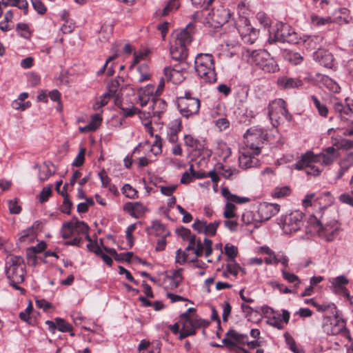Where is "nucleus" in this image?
<instances>
[{"label": "nucleus", "mask_w": 353, "mask_h": 353, "mask_svg": "<svg viewBox=\"0 0 353 353\" xmlns=\"http://www.w3.org/2000/svg\"><path fill=\"white\" fill-rule=\"evenodd\" d=\"M205 223H206V221H201V220L196 219L192 225V228L194 230L197 231L199 233L205 234Z\"/></svg>", "instance_id": "obj_57"}, {"label": "nucleus", "mask_w": 353, "mask_h": 353, "mask_svg": "<svg viewBox=\"0 0 353 353\" xmlns=\"http://www.w3.org/2000/svg\"><path fill=\"white\" fill-rule=\"evenodd\" d=\"M6 272L10 285L24 292L25 290L19 286V284L23 282L25 279L26 270L23 258L14 255L8 256Z\"/></svg>", "instance_id": "obj_6"}, {"label": "nucleus", "mask_w": 353, "mask_h": 353, "mask_svg": "<svg viewBox=\"0 0 353 353\" xmlns=\"http://www.w3.org/2000/svg\"><path fill=\"white\" fill-rule=\"evenodd\" d=\"M236 206L232 203L231 202H228L225 207V210L223 212V216L226 219H231L235 216L234 211L236 210Z\"/></svg>", "instance_id": "obj_49"}, {"label": "nucleus", "mask_w": 353, "mask_h": 353, "mask_svg": "<svg viewBox=\"0 0 353 353\" xmlns=\"http://www.w3.org/2000/svg\"><path fill=\"white\" fill-rule=\"evenodd\" d=\"M278 85L284 89H292L302 86L303 82L299 79L282 77L277 80Z\"/></svg>", "instance_id": "obj_23"}, {"label": "nucleus", "mask_w": 353, "mask_h": 353, "mask_svg": "<svg viewBox=\"0 0 353 353\" xmlns=\"http://www.w3.org/2000/svg\"><path fill=\"white\" fill-rule=\"evenodd\" d=\"M268 42L273 43L276 42L293 43L298 42L297 34L294 32L290 26L285 23H279L276 25V30L270 32Z\"/></svg>", "instance_id": "obj_8"}, {"label": "nucleus", "mask_w": 353, "mask_h": 353, "mask_svg": "<svg viewBox=\"0 0 353 353\" xmlns=\"http://www.w3.org/2000/svg\"><path fill=\"white\" fill-rule=\"evenodd\" d=\"M101 116L99 114H95L92 117L90 123L85 126L80 128L79 130L81 132L95 131L101 125Z\"/></svg>", "instance_id": "obj_27"}, {"label": "nucleus", "mask_w": 353, "mask_h": 353, "mask_svg": "<svg viewBox=\"0 0 353 353\" xmlns=\"http://www.w3.org/2000/svg\"><path fill=\"white\" fill-rule=\"evenodd\" d=\"M311 100L315 108L317 109L319 114L323 117H327L328 114V109L325 104L321 103L319 99L314 95L310 97Z\"/></svg>", "instance_id": "obj_36"}, {"label": "nucleus", "mask_w": 353, "mask_h": 353, "mask_svg": "<svg viewBox=\"0 0 353 353\" xmlns=\"http://www.w3.org/2000/svg\"><path fill=\"white\" fill-rule=\"evenodd\" d=\"M194 30V26L190 23L184 29L173 32L170 42V54L173 59L183 61L187 58V46L192 42Z\"/></svg>", "instance_id": "obj_3"}, {"label": "nucleus", "mask_w": 353, "mask_h": 353, "mask_svg": "<svg viewBox=\"0 0 353 353\" xmlns=\"http://www.w3.org/2000/svg\"><path fill=\"white\" fill-rule=\"evenodd\" d=\"M16 30L18 32H21L20 36L25 39H30L31 37V32L29 30L28 24L24 23H19L17 25Z\"/></svg>", "instance_id": "obj_42"}, {"label": "nucleus", "mask_w": 353, "mask_h": 353, "mask_svg": "<svg viewBox=\"0 0 353 353\" xmlns=\"http://www.w3.org/2000/svg\"><path fill=\"white\" fill-rule=\"evenodd\" d=\"M225 253L228 257V261L234 260L238 253L237 248L228 243L225 245Z\"/></svg>", "instance_id": "obj_46"}, {"label": "nucleus", "mask_w": 353, "mask_h": 353, "mask_svg": "<svg viewBox=\"0 0 353 353\" xmlns=\"http://www.w3.org/2000/svg\"><path fill=\"white\" fill-rule=\"evenodd\" d=\"M9 211L11 214H19L21 208L18 205L17 200H10L8 201Z\"/></svg>", "instance_id": "obj_60"}, {"label": "nucleus", "mask_w": 353, "mask_h": 353, "mask_svg": "<svg viewBox=\"0 0 353 353\" xmlns=\"http://www.w3.org/2000/svg\"><path fill=\"white\" fill-rule=\"evenodd\" d=\"M161 193L163 195L170 196L173 192L176 190L177 185H172L169 186H160Z\"/></svg>", "instance_id": "obj_63"}, {"label": "nucleus", "mask_w": 353, "mask_h": 353, "mask_svg": "<svg viewBox=\"0 0 353 353\" xmlns=\"http://www.w3.org/2000/svg\"><path fill=\"white\" fill-rule=\"evenodd\" d=\"M314 58L321 65L325 68H332L334 65L333 55L326 50H319L316 51L314 54Z\"/></svg>", "instance_id": "obj_20"}, {"label": "nucleus", "mask_w": 353, "mask_h": 353, "mask_svg": "<svg viewBox=\"0 0 353 353\" xmlns=\"http://www.w3.org/2000/svg\"><path fill=\"white\" fill-rule=\"evenodd\" d=\"M123 210L137 219L143 216L147 211V208L139 202H128L124 205Z\"/></svg>", "instance_id": "obj_21"}, {"label": "nucleus", "mask_w": 353, "mask_h": 353, "mask_svg": "<svg viewBox=\"0 0 353 353\" xmlns=\"http://www.w3.org/2000/svg\"><path fill=\"white\" fill-rule=\"evenodd\" d=\"M311 21L312 23L317 26H324L325 24L331 23L332 22V18L330 17H320L318 15L312 14L311 15Z\"/></svg>", "instance_id": "obj_39"}, {"label": "nucleus", "mask_w": 353, "mask_h": 353, "mask_svg": "<svg viewBox=\"0 0 353 353\" xmlns=\"http://www.w3.org/2000/svg\"><path fill=\"white\" fill-rule=\"evenodd\" d=\"M183 268L173 271L172 274L169 276L170 280V288L171 290L176 289L183 281Z\"/></svg>", "instance_id": "obj_29"}, {"label": "nucleus", "mask_w": 353, "mask_h": 353, "mask_svg": "<svg viewBox=\"0 0 353 353\" xmlns=\"http://www.w3.org/2000/svg\"><path fill=\"white\" fill-rule=\"evenodd\" d=\"M123 79L122 77H118L117 79L112 81L108 84V93L111 95L112 97H114L117 94V92L121 85V84L123 82Z\"/></svg>", "instance_id": "obj_38"}, {"label": "nucleus", "mask_w": 353, "mask_h": 353, "mask_svg": "<svg viewBox=\"0 0 353 353\" xmlns=\"http://www.w3.org/2000/svg\"><path fill=\"white\" fill-rule=\"evenodd\" d=\"M228 261L229 262L226 265L227 272L232 275L236 276L241 270V266L235 262V260Z\"/></svg>", "instance_id": "obj_45"}, {"label": "nucleus", "mask_w": 353, "mask_h": 353, "mask_svg": "<svg viewBox=\"0 0 353 353\" xmlns=\"http://www.w3.org/2000/svg\"><path fill=\"white\" fill-rule=\"evenodd\" d=\"M337 146L345 150H350L353 148V141L342 139L337 143Z\"/></svg>", "instance_id": "obj_64"}, {"label": "nucleus", "mask_w": 353, "mask_h": 353, "mask_svg": "<svg viewBox=\"0 0 353 353\" xmlns=\"http://www.w3.org/2000/svg\"><path fill=\"white\" fill-rule=\"evenodd\" d=\"M151 230L154 232L155 235L160 237H166L170 234L165 226L157 220L152 222Z\"/></svg>", "instance_id": "obj_31"}, {"label": "nucleus", "mask_w": 353, "mask_h": 353, "mask_svg": "<svg viewBox=\"0 0 353 353\" xmlns=\"http://www.w3.org/2000/svg\"><path fill=\"white\" fill-rule=\"evenodd\" d=\"M263 132L261 129L250 128L244 135L246 148L239 157V165L242 169H248L259 165V161L255 157L261 153L260 144L263 143Z\"/></svg>", "instance_id": "obj_1"}, {"label": "nucleus", "mask_w": 353, "mask_h": 353, "mask_svg": "<svg viewBox=\"0 0 353 353\" xmlns=\"http://www.w3.org/2000/svg\"><path fill=\"white\" fill-rule=\"evenodd\" d=\"M74 223L72 219L70 221L63 223L61 233L63 239H69L75 234L74 230Z\"/></svg>", "instance_id": "obj_32"}, {"label": "nucleus", "mask_w": 353, "mask_h": 353, "mask_svg": "<svg viewBox=\"0 0 353 353\" xmlns=\"http://www.w3.org/2000/svg\"><path fill=\"white\" fill-rule=\"evenodd\" d=\"M181 130V121L180 119H176L170 123L168 136L169 141L172 143H176L178 137L177 134Z\"/></svg>", "instance_id": "obj_25"}, {"label": "nucleus", "mask_w": 353, "mask_h": 353, "mask_svg": "<svg viewBox=\"0 0 353 353\" xmlns=\"http://www.w3.org/2000/svg\"><path fill=\"white\" fill-rule=\"evenodd\" d=\"M280 210L278 204L263 203L259 205L258 213L261 220L267 221L276 215Z\"/></svg>", "instance_id": "obj_19"}, {"label": "nucleus", "mask_w": 353, "mask_h": 353, "mask_svg": "<svg viewBox=\"0 0 353 353\" xmlns=\"http://www.w3.org/2000/svg\"><path fill=\"white\" fill-rule=\"evenodd\" d=\"M336 150L333 147H328L324 152L319 154H314L312 152L308 151L301 157V159L295 164L297 170L307 168V174L311 175H318L321 170L316 167L314 164L320 163L323 165H330L332 163L336 157Z\"/></svg>", "instance_id": "obj_2"}, {"label": "nucleus", "mask_w": 353, "mask_h": 353, "mask_svg": "<svg viewBox=\"0 0 353 353\" xmlns=\"http://www.w3.org/2000/svg\"><path fill=\"white\" fill-rule=\"evenodd\" d=\"M216 170L219 172L221 170V174L223 176L224 178L228 179H231L233 175H236L239 172V171L236 168H227L221 163L216 164Z\"/></svg>", "instance_id": "obj_35"}, {"label": "nucleus", "mask_w": 353, "mask_h": 353, "mask_svg": "<svg viewBox=\"0 0 353 353\" xmlns=\"http://www.w3.org/2000/svg\"><path fill=\"white\" fill-rule=\"evenodd\" d=\"M332 197L329 192H324L321 196H316L314 193L308 194L303 200V207L307 208L314 205L319 206L320 208H325L332 203Z\"/></svg>", "instance_id": "obj_14"}, {"label": "nucleus", "mask_w": 353, "mask_h": 353, "mask_svg": "<svg viewBox=\"0 0 353 353\" xmlns=\"http://www.w3.org/2000/svg\"><path fill=\"white\" fill-rule=\"evenodd\" d=\"M137 71L139 72V82L142 83L150 79L151 74L150 72L149 67L146 63L141 64L138 67Z\"/></svg>", "instance_id": "obj_34"}, {"label": "nucleus", "mask_w": 353, "mask_h": 353, "mask_svg": "<svg viewBox=\"0 0 353 353\" xmlns=\"http://www.w3.org/2000/svg\"><path fill=\"white\" fill-rule=\"evenodd\" d=\"M74 223V230L75 234H83L85 235V238L88 241L91 242V239L88 234V226L83 221H79L77 219H73Z\"/></svg>", "instance_id": "obj_28"}, {"label": "nucleus", "mask_w": 353, "mask_h": 353, "mask_svg": "<svg viewBox=\"0 0 353 353\" xmlns=\"http://www.w3.org/2000/svg\"><path fill=\"white\" fill-rule=\"evenodd\" d=\"M32 6L34 9L39 14H44L46 12L47 8L42 1L40 0H32Z\"/></svg>", "instance_id": "obj_52"}, {"label": "nucleus", "mask_w": 353, "mask_h": 353, "mask_svg": "<svg viewBox=\"0 0 353 353\" xmlns=\"http://www.w3.org/2000/svg\"><path fill=\"white\" fill-rule=\"evenodd\" d=\"M152 109L153 116L161 117V114L166 110L167 103L165 101L157 97H153L152 99Z\"/></svg>", "instance_id": "obj_26"}, {"label": "nucleus", "mask_w": 353, "mask_h": 353, "mask_svg": "<svg viewBox=\"0 0 353 353\" xmlns=\"http://www.w3.org/2000/svg\"><path fill=\"white\" fill-rule=\"evenodd\" d=\"M113 32V26L112 24L104 23L100 30V34L103 39H108Z\"/></svg>", "instance_id": "obj_43"}, {"label": "nucleus", "mask_w": 353, "mask_h": 353, "mask_svg": "<svg viewBox=\"0 0 353 353\" xmlns=\"http://www.w3.org/2000/svg\"><path fill=\"white\" fill-rule=\"evenodd\" d=\"M196 310L193 307H190L187 311L180 316V321L182 323V327L179 332V339L183 340V339L193 336L196 334V330L192 326V323L188 319V314L190 312H195Z\"/></svg>", "instance_id": "obj_16"}, {"label": "nucleus", "mask_w": 353, "mask_h": 353, "mask_svg": "<svg viewBox=\"0 0 353 353\" xmlns=\"http://www.w3.org/2000/svg\"><path fill=\"white\" fill-rule=\"evenodd\" d=\"M339 201L343 203H346L353 206V192L344 193L340 195Z\"/></svg>", "instance_id": "obj_62"}, {"label": "nucleus", "mask_w": 353, "mask_h": 353, "mask_svg": "<svg viewBox=\"0 0 353 353\" xmlns=\"http://www.w3.org/2000/svg\"><path fill=\"white\" fill-rule=\"evenodd\" d=\"M286 59L294 64H299L301 62L303 57L298 52H289L286 55Z\"/></svg>", "instance_id": "obj_54"}, {"label": "nucleus", "mask_w": 353, "mask_h": 353, "mask_svg": "<svg viewBox=\"0 0 353 353\" xmlns=\"http://www.w3.org/2000/svg\"><path fill=\"white\" fill-rule=\"evenodd\" d=\"M33 310L32 303L30 302L28 307H26V310L24 312H21L19 314V318L25 321L28 322V320H30V314L32 312Z\"/></svg>", "instance_id": "obj_61"}, {"label": "nucleus", "mask_w": 353, "mask_h": 353, "mask_svg": "<svg viewBox=\"0 0 353 353\" xmlns=\"http://www.w3.org/2000/svg\"><path fill=\"white\" fill-rule=\"evenodd\" d=\"M185 145L195 150H201L203 146L201 143L192 135L188 134L184 137Z\"/></svg>", "instance_id": "obj_33"}, {"label": "nucleus", "mask_w": 353, "mask_h": 353, "mask_svg": "<svg viewBox=\"0 0 353 353\" xmlns=\"http://www.w3.org/2000/svg\"><path fill=\"white\" fill-rule=\"evenodd\" d=\"M220 221H215L212 223H205V234L208 236H214L216 232L217 228L220 225Z\"/></svg>", "instance_id": "obj_40"}, {"label": "nucleus", "mask_w": 353, "mask_h": 353, "mask_svg": "<svg viewBox=\"0 0 353 353\" xmlns=\"http://www.w3.org/2000/svg\"><path fill=\"white\" fill-rule=\"evenodd\" d=\"M303 214L294 211L285 216L283 223V230L285 234H291L299 230L303 225Z\"/></svg>", "instance_id": "obj_12"}, {"label": "nucleus", "mask_w": 353, "mask_h": 353, "mask_svg": "<svg viewBox=\"0 0 353 353\" xmlns=\"http://www.w3.org/2000/svg\"><path fill=\"white\" fill-rule=\"evenodd\" d=\"M196 72L203 82L213 83L217 80L214 59L212 54L201 53L194 60Z\"/></svg>", "instance_id": "obj_5"}, {"label": "nucleus", "mask_w": 353, "mask_h": 353, "mask_svg": "<svg viewBox=\"0 0 353 353\" xmlns=\"http://www.w3.org/2000/svg\"><path fill=\"white\" fill-rule=\"evenodd\" d=\"M111 97H112L108 92L105 93L101 97L100 99L96 101V103L93 105V109L94 110H97L103 106L105 105Z\"/></svg>", "instance_id": "obj_47"}, {"label": "nucleus", "mask_w": 353, "mask_h": 353, "mask_svg": "<svg viewBox=\"0 0 353 353\" xmlns=\"http://www.w3.org/2000/svg\"><path fill=\"white\" fill-rule=\"evenodd\" d=\"M188 319L192 323L195 330L200 327H205L208 325V322L201 319L196 314V311L188 314Z\"/></svg>", "instance_id": "obj_30"}, {"label": "nucleus", "mask_w": 353, "mask_h": 353, "mask_svg": "<svg viewBox=\"0 0 353 353\" xmlns=\"http://www.w3.org/2000/svg\"><path fill=\"white\" fill-rule=\"evenodd\" d=\"M256 19L265 28L269 27L271 24V19L264 12L257 13Z\"/></svg>", "instance_id": "obj_51"}, {"label": "nucleus", "mask_w": 353, "mask_h": 353, "mask_svg": "<svg viewBox=\"0 0 353 353\" xmlns=\"http://www.w3.org/2000/svg\"><path fill=\"white\" fill-rule=\"evenodd\" d=\"M123 194L130 199L137 197V191L129 184H125L122 188Z\"/></svg>", "instance_id": "obj_48"}, {"label": "nucleus", "mask_w": 353, "mask_h": 353, "mask_svg": "<svg viewBox=\"0 0 353 353\" xmlns=\"http://www.w3.org/2000/svg\"><path fill=\"white\" fill-rule=\"evenodd\" d=\"M85 150L84 148H81L74 160L72 165L77 167H79L82 165L84 163L85 160Z\"/></svg>", "instance_id": "obj_56"}, {"label": "nucleus", "mask_w": 353, "mask_h": 353, "mask_svg": "<svg viewBox=\"0 0 353 353\" xmlns=\"http://www.w3.org/2000/svg\"><path fill=\"white\" fill-rule=\"evenodd\" d=\"M323 330L327 334L340 335L348 341L352 339L349 330L345 327V321L337 317L326 318L324 320Z\"/></svg>", "instance_id": "obj_9"}, {"label": "nucleus", "mask_w": 353, "mask_h": 353, "mask_svg": "<svg viewBox=\"0 0 353 353\" xmlns=\"http://www.w3.org/2000/svg\"><path fill=\"white\" fill-rule=\"evenodd\" d=\"M333 108L339 117L346 121L352 120L353 118V108L350 103H344L341 101H336L334 102Z\"/></svg>", "instance_id": "obj_18"}, {"label": "nucleus", "mask_w": 353, "mask_h": 353, "mask_svg": "<svg viewBox=\"0 0 353 353\" xmlns=\"http://www.w3.org/2000/svg\"><path fill=\"white\" fill-rule=\"evenodd\" d=\"M231 16L232 13L228 9L220 6L212 10V20L217 26H222L229 21Z\"/></svg>", "instance_id": "obj_17"}, {"label": "nucleus", "mask_w": 353, "mask_h": 353, "mask_svg": "<svg viewBox=\"0 0 353 353\" xmlns=\"http://www.w3.org/2000/svg\"><path fill=\"white\" fill-rule=\"evenodd\" d=\"M248 62L258 66L266 72H276L279 68L276 61L266 50H254L248 58Z\"/></svg>", "instance_id": "obj_7"}, {"label": "nucleus", "mask_w": 353, "mask_h": 353, "mask_svg": "<svg viewBox=\"0 0 353 353\" xmlns=\"http://www.w3.org/2000/svg\"><path fill=\"white\" fill-rule=\"evenodd\" d=\"M118 57V54L117 53V52H115V53L110 56L105 61V63L103 65V66L102 67L101 69H100L98 72H97V74L98 75H101V74H103L104 72H105V70L107 68V75L108 76H112L114 73V70L112 68V65H110L109 67H108V64L110 62H111L112 61H113L114 59H115L117 57Z\"/></svg>", "instance_id": "obj_37"}, {"label": "nucleus", "mask_w": 353, "mask_h": 353, "mask_svg": "<svg viewBox=\"0 0 353 353\" xmlns=\"http://www.w3.org/2000/svg\"><path fill=\"white\" fill-rule=\"evenodd\" d=\"M200 100L198 98H178L177 107L183 117L188 118L196 114L200 109Z\"/></svg>", "instance_id": "obj_11"}, {"label": "nucleus", "mask_w": 353, "mask_h": 353, "mask_svg": "<svg viewBox=\"0 0 353 353\" xmlns=\"http://www.w3.org/2000/svg\"><path fill=\"white\" fill-rule=\"evenodd\" d=\"M179 6V0H170L163 10V15H168L170 12L176 10Z\"/></svg>", "instance_id": "obj_44"}, {"label": "nucleus", "mask_w": 353, "mask_h": 353, "mask_svg": "<svg viewBox=\"0 0 353 353\" xmlns=\"http://www.w3.org/2000/svg\"><path fill=\"white\" fill-rule=\"evenodd\" d=\"M235 26L244 43L252 44L255 42L258 31L251 26L247 17L240 16Z\"/></svg>", "instance_id": "obj_10"}, {"label": "nucleus", "mask_w": 353, "mask_h": 353, "mask_svg": "<svg viewBox=\"0 0 353 353\" xmlns=\"http://www.w3.org/2000/svg\"><path fill=\"white\" fill-rule=\"evenodd\" d=\"M281 273L283 275V277L284 279L288 281L290 283H295L297 282L298 283H301V281L299 280V277L295 275L293 273H290L288 271H286L285 269H283L281 270Z\"/></svg>", "instance_id": "obj_50"}, {"label": "nucleus", "mask_w": 353, "mask_h": 353, "mask_svg": "<svg viewBox=\"0 0 353 353\" xmlns=\"http://www.w3.org/2000/svg\"><path fill=\"white\" fill-rule=\"evenodd\" d=\"M248 339L247 334L237 332L234 330H230L226 333V337L223 339V343L230 350H234L236 345H245Z\"/></svg>", "instance_id": "obj_15"}, {"label": "nucleus", "mask_w": 353, "mask_h": 353, "mask_svg": "<svg viewBox=\"0 0 353 353\" xmlns=\"http://www.w3.org/2000/svg\"><path fill=\"white\" fill-rule=\"evenodd\" d=\"M332 283L334 288H342L348 283V281L345 276H341L335 278Z\"/></svg>", "instance_id": "obj_58"}, {"label": "nucleus", "mask_w": 353, "mask_h": 353, "mask_svg": "<svg viewBox=\"0 0 353 353\" xmlns=\"http://www.w3.org/2000/svg\"><path fill=\"white\" fill-rule=\"evenodd\" d=\"M279 115L283 116L288 121H290L292 118L287 109L285 101L281 99L272 101L268 105V116L270 120H277L280 118Z\"/></svg>", "instance_id": "obj_13"}, {"label": "nucleus", "mask_w": 353, "mask_h": 353, "mask_svg": "<svg viewBox=\"0 0 353 353\" xmlns=\"http://www.w3.org/2000/svg\"><path fill=\"white\" fill-rule=\"evenodd\" d=\"M56 321V327H57L58 330L62 332H70L72 330V326L66 322L64 319L57 318L55 319Z\"/></svg>", "instance_id": "obj_41"}, {"label": "nucleus", "mask_w": 353, "mask_h": 353, "mask_svg": "<svg viewBox=\"0 0 353 353\" xmlns=\"http://www.w3.org/2000/svg\"><path fill=\"white\" fill-rule=\"evenodd\" d=\"M327 214L323 213L319 220L316 216L309 219L308 223L314 228V232H317L319 236L326 241H334L339 234L340 227L337 221L327 220Z\"/></svg>", "instance_id": "obj_4"}, {"label": "nucleus", "mask_w": 353, "mask_h": 353, "mask_svg": "<svg viewBox=\"0 0 353 353\" xmlns=\"http://www.w3.org/2000/svg\"><path fill=\"white\" fill-rule=\"evenodd\" d=\"M136 227H137V224L136 223L131 224L130 225H129L128 227V228L126 230V232H125L126 239H127L129 245H130V247H132V245H133V242H132V239H133L132 232L136 229Z\"/></svg>", "instance_id": "obj_59"}, {"label": "nucleus", "mask_w": 353, "mask_h": 353, "mask_svg": "<svg viewBox=\"0 0 353 353\" xmlns=\"http://www.w3.org/2000/svg\"><path fill=\"white\" fill-rule=\"evenodd\" d=\"M163 72L166 80L174 84H179L184 79L183 70L180 68H172L168 66L164 68Z\"/></svg>", "instance_id": "obj_22"}, {"label": "nucleus", "mask_w": 353, "mask_h": 353, "mask_svg": "<svg viewBox=\"0 0 353 353\" xmlns=\"http://www.w3.org/2000/svg\"><path fill=\"white\" fill-rule=\"evenodd\" d=\"M30 103L29 101L24 103L21 101L19 99L14 100L12 103V107L16 110H25L27 108L30 107Z\"/></svg>", "instance_id": "obj_55"}, {"label": "nucleus", "mask_w": 353, "mask_h": 353, "mask_svg": "<svg viewBox=\"0 0 353 353\" xmlns=\"http://www.w3.org/2000/svg\"><path fill=\"white\" fill-rule=\"evenodd\" d=\"M352 165L353 152H347L346 155L343 157L339 162L340 168L336 179H339Z\"/></svg>", "instance_id": "obj_24"}, {"label": "nucleus", "mask_w": 353, "mask_h": 353, "mask_svg": "<svg viewBox=\"0 0 353 353\" xmlns=\"http://www.w3.org/2000/svg\"><path fill=\"white\" fill-rule=\"evenodd\" d=\"M52 194L51 187H44L39 194V201L41 203L47 201Z\"/></svg>", "instance_id": "obj_53"}]
</instances>
